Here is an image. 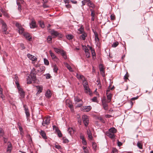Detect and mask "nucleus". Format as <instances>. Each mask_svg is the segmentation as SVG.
<instances>
[{
  "instance_id": "obj_1",
  "label": "nucleus",
  "mask_w": 153,
  "mask_h": 153,
  "mask_svg": "<svg viewBox=\"0 0 153 153\" xmlns=\"http://www.w3.org/2000/svg\"><path fill=\"white\" fill-rule=\"evenodd\" d=\"M0 24L1 25L2 29L3 30V33L5 34H7L8 33L7 31V26L6 23L1 19H0Z\"/></svg>"
},
{
  "instance_id": "obj_2",
  "label": "nucleus",
  "mask_w": 153,
  "mask_h": 153,
  "mask_svg": "<svg viewBox=\"0 0 153 153\" xmlns=\"http://www.w3.org/2000/svg\"><path fill=\"white\" fill-rule=\"evenodd\" d=\"M82 119L85 126V127H87L89 123L88 117L86 115H83L82 116Z\"/></svg>"
},
{
  "instance_id": "obj_3",
  "label": "nucleus",
  "mask_w": 153,
  "mask_h": 153,
  "mask_svg": "<svg viewBox=\"0 0 153 153\" xmlns=\"http://www.w3.org/2000/svg\"><path fill=\"white\" fill-rule=\"evenodd\" d=\"M50 117H46L42 121V125L44 126L48 125L50 123Z\"/></svg>"
},
{
  "instance_id": "obj_4",
  "label": "nucleus",
  "mask_w": 153,
  "mask_h": 153,
  "mask_svg": "<svg viewBox=\"0 0 153 153\" xmlns=\"http://www.w3.org/2000/svg\"><path fill=\"white\" fill-rule=\"evenodd\" d=\"M16 26L19 29V34H23L24 33V29L18 22H16L15 24Z\"/></svg>"
},
{
  "instance_id": "obj_5",
  "label": "nucleus",
  "mask_w": 153,
  "mask_h": 153,
  "mask_svg": "<svg viewBox=\"0 0 153 153\" xmlns=\"http://www.w3.org/2000/svg\"><path fill=\"white\" fill-rule=\"evenodd\" d=\"M65 102L67 106L70 108L71 111H73L74 110L71 101L69 100H66Z\"/></svg>"
},
{
  "instance_id": "obj_6",
  "label": "nucleus",
  "mask_w": 153,
  "mask_h": 153,
  "mask_svg": "<svg viewBox=\"0 0 153 153\" xmlns=\"http://www.w3.org/2000/svg\"><path fill=\"white\" fill-rule=\"evenodd\" d=\"M17 88L18 89L21 98H24L25 95V93L23 91L22 89L21 88L20 86L17 87Z\"/></svg>"
},
{
  "instance_id": "obj_7",
  "label": "nucleus",
  "mask_w": 153,
  "mask_h": 153,
  "mask_svg": "<svg viewBox=\"0 0 153 153\" xmlns=\"http://www.w3.org/2000/svg\"><path fill=\"white\" fill-rule=\"evenodd\" d=\"M85 92L86 94H89L90 96L92 95L91 91L89 88V86H85L84 87Z\"/></svg>"
},
{
  "instance_id": "obj_8",
  "label": "nucleus",
  "mask_w": 153,
  "mask_h": 153,
  "mask_svg": "<svg viewBox=\"0 0 153 153\" xmlns=\"http://www.w3.org/2000/svg\"><path fill=\"white\" fill-rule=\"evenodd\" d=\"M23 107L24 108L25 113L27 118L30 117V114L28 108L26 105H24Z\"/></svg>"
},
{
  "instance_id": "obj_9",
  "label": "nucleus",
  "mask_w": 153,
  "mask_h": 153,
  "mask_svg": "<svg viewBox=\"0 0 153 153\" xmlns=\"http://www.w3.org/2000/svg\"><path fill=\"white\" fill-rule=\"evenodd\" d=\"M110 91V90H108L106 91L107 97V102H110L111 100V93H108Z\"/></svg>"
},
{
  "instance_id": "obj_10",
  "label": "nucleus",
  "mask_w": 153,
  "mask_h": 153,
  "mask_svg": "<svg viewBox=\"0 0 153 153\" xmlns=\"http://www.w3.org/2000/svg\"><path fill=\"white\" fill-rule=\"evenodd\" d=\"M91 109V107L90 106H85L83 107L82 109L84 111L88 112Z\"/></svg>"
},
{
  "instance_id": "obj_11",
  "label": "nucleus",
  "mask_w": 153,
  "mask_h": 153,
  "mask_svg": "<svg viewBox=\"0 0 153 153\" xmlns=\"http://www.w3.org/2000/svg\"><path fill=\"white\" fill-rule=\"evenodd\" d=\"M84 50L86 56L87 58H89L90 57V53L89 52L88 49L85 46V48H84Z\"/></svg>"
},
{
  "instance_id": "obj_12",
  "label": "nucleus",
  "mask_w": 153,
  "mask_h": 153,
  "mask_svg": "<svg viewBox=\"0 0 153 153\" xmlns=\"http://www.w3.org/2000/svg\"><path fill=\"white\" fill-rule=\"evenodd\" d=\"M106 135L109 137L111 139L114 138L115 137V135L114 134L111 133L108 131L106 132Z\"/></svg>"
},
{
  "instance_id": "obj_13",
  "label": "nucleus",
  "mask_w": 153,
  "mask_h": 153,
  "mask_svg": "<svg viewBox=\"0 0 153 153\" xmlns=\"http://www.w3.org/2000/svg\"><path fill=\"white\" fill-rule=\"evenodd\" d=\"M27 56L28 57L33 61H36L37 60V58L35 56L32 55L30 54H28Z\"/></svg>"
},
{
  "instance_id": "obj_14",
  "label": "nucleus",
  "mask_w": 153,
  "mask_h": 153,
  "mask_svg": "<svg viewBox=\"0 0 153 153\" xmlns=\"http://www.w3.org/2000/svg\"><path fill=\"white\" fill-rule=\"evenodd\" d=\"M30 25L31 28H33L36 27V22L34 20H32L31 23H30Z\"/></svg>"
},
{
  "instance_id": "obj_15",
  "label": "nucleus",
  "mask_w": 153,
  "mask_h": 153,
  "mask_svg": "<svg viewBox=\"0 0 153 153\" xmlns=\"http://www.w3.org/2000/svg\"><path fill=\"white\" fill-rule=\"evenodd\" d=\"M50 33L51 35L54 36L53 37L57 36L59 34V33L57 31H55L53 30H52L50 31Z\"/></svg>"
},
{
  "instance_id": "obj_16",
  "label": "nucleus",
  "mask_w": 153,
  "mask_h": 153,
  "mask_svg": "<svg viewBox=\"0 0 153 153\" xmlns=\"http://www.w3.org/2000/svg\"><path fill=\"white\" fill-rule=\"evenodd\" d=\"M23 36L25 37L26 39L30 41L31 39V37L30 36L29 34L27 33H24L23 34Z\"/></svg>"
},
{
  "instance_id": "obj_17",
  "label": "nucleus",
  "mask_w": 153,
  "mask_h": 153,
  "mask_svg": "<svg viewBox=\"0 0 153 153\" xmlns=\"http://www.w3.org/2000/svg\"><path fill=\"white\" fill-rule=\"evenodd\" d=\"M51 91L48 90L45 93V96L46 97L49 98L51 97Z\"/></svg>"
},
{
  "instance_id": "obj_18",
  "label": "nucleus",
  "mask_w": 153,
  "mask_h": 153,
  "mask_svg": "<svg viewBox=\"0 0 153 153\" xmlns=\"http://www.w3.org/2000/svg\"><path fill=\"white\" fill-rule=\"evenodd\" d=\"M76 77L79 79H82V80H85V77L82 75L77 74L76 75Z\"/></svg>"
},
{
  "instance_id": "obj_19",
  "label": "nucleus",
  "mask_w": 153,
  "mask_h": 153,
  "mask_svg": "<svg viewBox=\"0 0 153 153\" xmlns=\"http://www.w3.org/2000/svg\"><path fill=\"white\" fill-rule=\"evenodd\" d=\"M82 34L80 36V39L83 40H85V39L86 37L87 36V33L85 32H83Z\"/></svg>"
},
{
  "instance_id": "obj_20",
  "label": "nucleus",
  "mask_w": 153,
  "mask_h": 153,
  "mask_svg": "<svg viewBox=\"0 0 153 153\" xmlns=\"http://www.w3.org/2000/svg\"><path fill=\"white\" fill-rule=\"evenodd\" d=\"M30 76L31 77L32 80L33 81V82L35 83L36 80V74H30Z\"/></svg>"
},
{
  "instance_id": "obj_21",
  "label": "nucleus",
  "mask_w": 153,
  "mask_h": 153,
  "mask_svg": "<svg viewBox=\"0 0 153 153\" xmlns=\"http://www.w3.org/2000/svg\"><path fill=\"white\" fill-rule=\"evenodd\" d=\"M87 134L89 140H91L92 139L93 137L92 136V134L90 130H88L87 131Z\"/></svg>"
},
{
  "instance_id": "obj_22",
  "label": "nucleus",
  "mask_w": 153,
  "mask_h": 153,
  "mask_svg": "<svg viewBox=\"0 0 153 153\" xmlns=\"http://www.w3.org/2000/svg\"><path fill=\"white\" fill-rule=\"evenodd\" d=\"M64 2L65 3V7L67 8H68L71 7V5L69 4L70 2L69 0H65L64 1Z\"/></svg>"
},
{
  "instance_id": "obj_23",
  "label": "nucleus",
  "mask_w": 153,
  "mask_h": 153,
  "mask_svg": "<svg viewBox=\"0 0 153 153\" xmlns=\"http://www.w3.org/2000/svg\"><path fill=\"white\" fill-rule=\"evenodd\" d=\"M108 131L113 133L114 134L116 133L117 132V130L114 128L112 127L109 129Z\"/></svg>"
},
{
  "instance_id": "obj_24",
  "label": "nucleus",
  "mask_w": 153,
  "mask_h": 153,
  "mask_svg": "<svg viewBox=\"0 0 153 153\" xmlns=\"http://www.w3.org/2000/svg\"><path fill=\"white\" fill-rule=\"evenodd\" d=\"M36 87L38 90L37 93L39 94L42 92L43 90V87L42 86H37Z\"/></svg>"
},
{
  "instance_id": "obj_25",
  "label": "nucleus",
  "mask_w": 153,
  "mask_h": 153,
  "mask_svg": "<svg viewBox=\"0 0 153 153\" xmlns=\"http://www.w3.org/2000/svg\"><path fill=\"white\" fill-rule=\"evenodd\" d=\"M40 134L42 136V138L44 139H47V136H46V134L45 132L42 130H41L40 132Z\"/></svg>"
},
{
  "instance_id": "obj_26",
  "label": "nucleus",
  "mask_w": 153,
  "mask_h": 153,
  "mask_svg": "<svg viewBox=\"0 0 153 153\" xmlns=\"http://www.w3.org/2000/svg\"><path fill=\"white\" fill-rule=\"evenodd\" d=\"M77 32L78 34H82L84 32V28L82 26L78 30Z\"/></svg>"
},
{
  "instance_id": "obj_27",
  "label": "nucleus",
  "mask_w": 153,
  "mask_h": 153,
  "mask_svg": "<svg viewBox=\"0 0 153 153\" xmlns=\"http://www.w3.org/2000/svg\"><path fill=\"white\" fill-rule=\"evenodd\" d=\"M60 54H61V55L64 59H67V56L66 55V52L63 50L62 51Z\"/></svg>"
},
{
  "instance_id": "obj_28",
  "label": "nucleus",
  "mask_w": 153,
  "mask_h": 153,
  "mask_svg": "<svg viewBox=\"0 0 153 153\" xmlns=\"http://www.w3.org/2000/svg\"><path fill=\"white\" fill-rule=\"evenodd\" d=\"M32 80L30 76V75H29V76H28L27 78V84H30L32 82Z\"/></svg>"
},
{
  "instance_id": "obj_29",
  "label": "nucleus",
  "mask_w": 153,
  "mask_h": 153,
  "mask_svg": "<svg viewBox=\"0 0 153 153\" xmlns=\"http://www.w3.org/2000/svg\"><path fill=\"white\" fill-rule=\"evenodd\" d=\"M107 103V102H105L102 103L103 108L105 110H107L108 109V105Z\"/></svg>"
},
{
  "instance_id": "obj_30",
  "label": "nucleus",
  "mask_w": 153,
  "mask_h": 153,
  "mask_svg": "<svg viewBox=\"0 0 153 153\" xmlns=\"http://www.w3.org/2000/svg\"><path fill=\"white\" fill-rule=\"evenodd\" d=\"M53 49H54V51L58 53H60L62 51V49H61L56 48H54Z\"/></svg>"
},
{
  "instance_id": "obj_31",
  "label": "nucleus",
  "mask_w": 153,
  "mask_h": 153,
  "mask_svg": "<svg viewBox=\"0 0 153 153\" xmlns=\"http://www.w3.org/2000/svg\"><path fill=\"white\" fill-rule=\"evenodd\" d=\"M18 77L17 76H15V77L14 80L15 81V82L16 84V85L17 87L19 86V84L18 82Z\"/></svg>"
},
{
  "instance_id": "obj_32",
  "label": "nucleus",
  "mask_w": 153,
  "mask_h": 153,
  "mask_svg": "<svg viewBox=\"0 0 153 153\" xmlns=\"http://www.w3.org/2000/svg\"><path fill=\"white\" fill-rule=\"evenodd\" d=\"M65 66L69 70V71H71V72L73 71V70L72 68L70 66V65H69L68 64V63H66Z\"/></svg>"
},
{
  "instance_id": "obj_33",
  "label": "nucleus",
  "mask_w": 153,
  "mask_h": 153,
  "mask_svg": "<svg viewBox=\"0 0 153 153\" xmlns=\"http://www.w3.org/2000/svg\"><path fill=\"white\" fill-rule=\"evenodd\" d=\"M87 5L90 7H92L93 8H94L95 7L94 4L90 1L88 3Z\"/></svg>"
},
{
  "instance_id": "obj_34",
  "label": "nucleus",
  "mask_w": 153,
  "mask_h": 153,
  "mask_svg": "<svg viewBox=\"0 0 153 153\" xmlns=\"http://www.w3.org/2000/svg\"><path fill=\"white\" fill-rule=\"evenodd\" d=\"M49 53L51 55V57L53 59H54L56 58V56H55V54L54 53H53V52H52L51 51H49Z\"/></svg>"
},
{
  "instance_id": "obj_35",
  "label": "nucleus",
  "mask_w": 153,
  "mask_h": 153,
  "mask_svg": "<svg viewBox=\"0 0 153 153\" xmlns=\"http://www.w3.org/2000/svg\"><path fill=\"white\" fill-rule=\"evenodd\" d=\"M4 134V132L3 129L0 127V137H3Z\"/></svg>"
},
{
  "instance_id": "obj_36",
  "label": "nucleus",
  "mask_w": 153,
  "mask_h": 153,
  "mask_svg": "<svg viewBox=\"0 0 153 153\" xmlns=\"http://www.w3.org/2000/svg\"><path fill=\"white\" fill-rule=\"evenodd\" d=\"M45 70V67L44 66H42L39 68V70H38V71L39 72H42L44 71Z\"/></svg>"
},
{
  "instance_id": "obj_37",
  "label": "nucleus",
  "mask_w": 153,
  "mask_h": 153,
  "mask_svg": "<svg viewBox=\"0 0 153 153\" xmlns=\"http://www.w3.org/2000/svg\"><path fill=\"white\" fill-rule=\"evenodd\" d=\"M74 101L76 103H77V102H80L82 100L78 97H74Z\"/></svg>"
},
{
  "instance_id": "obj_38",
  "label": "nucleus",
  "mask_w": 153,
  "mask_h": 153,
  "mask_svg": "<svg viewBox=\"0 0 153 153\" xmlns=\"http://www.w3.org/2000/svg\"><path fill=\"white\" fill-rule=\"evenodd\" d=\"M68 133L70 135H71L74 132V130L72 128H69L68 130Z\"/></svg>"
},
{
  "instance_id": "obj_39",
  "label": "nucleus",
  "mask_w": 153,
  "mask_h": 153,
  "mask_svg": "<svg viewBox=\"0 0 153 153\" xmlns=\"http://www.w3.org/2000/svg\"><path fill=\"white\" fill-rule=\"evenodd\" d=\"M52 38L51 36H49L48 37L47 39V42L48 43H51L52 42Z\"/></svg>"
},
{
  "instance_id": "obj_40",
  "label": "nucleus",
  "mask_w": 153,
  "mask_h": 153,
  "mask_svg": "<svg viewBox=\"0 0 153 153\" xmlns=\"http://www.w3.org/2000/svg\"><path fill=\"white\" fill-rule=\"evenodd\" d=\"M83 82L82 84H83L84 87H85V86H87V87L88 86V85L87 82V81H86L85 80H83Z\"/></svg>"
},
{
  "instance_id": "obj_41",
  "label": "nucleus",
  "mask_w": 153,
  "mask_h": 153,
  "mask_svg": "<svg viewBox=\"0 0 153 153\" xmlns=\"http://www.w3.org/2000/svg\"><path fill=\"white\" fill-rule=\"evenodd\" d=\"M94 34L95 35V41H99V38H98V34L97 33H94Z\"/></svg>"
},
{
  "instance_id": "obj_42",
  "label": "nucleus",
  "mask_w": 153,
  "mask_h": 153,
  "mask_svg": "<svg viewBox=\"0 0 153 153\" xmlns=\"http://www.w3.org/2000/svg\"><path fill=\"white\" fill-rule=\"evenodd\" d=\"M53 69L54 72L56 73H57V71L58 70V68L56 66V65H54L53 66Z\"/></svg>"
},
{
  "instance_id": "obj_43",
  "label": "nucleus",
  "mask_w": 153,
  "mask_h": 153,
  "mask_svg": "<svg viewBox=\"0 0 153 153\" xmlns=\"http://www.w3.org/2000/svg\"><path fill=\"white\" fill-rule=\"evenodd\" d=\"M44 61L45 65H49V62L48 59L46 58L44 59Z\"/></svg>"
},
{
  "instance_id": "obj_44",
  "label": "nucleus",
  "mask_w": 153,
  "mask_h": 153,
  "mask_svg": "<svg viewBox=\"0 0 153 153\" xmlns=\"http://www.w3.org/2000/svg\"><path fill=\"white\" fill-rule=\"evenodd\" d=\"M90 1V0H83L82 1V5L83 6L85 5L86 2H89Z\"/></svg>"
},
{
  "instance_id": "obj_45",
  "label": "nucleus",
  "mask_w": 153,
  "mask_h": 153,
  "mask_svg": "<svg viewBox=\"0 0 153 153\" xmlns=\"http://www.w3.org/2000/svg\"><path fill=\"white\" fill-rule=\"evenodd\" d=\"M137 146L140 149H142V145L141 143L140 142H138L137 143Z\"/></svg>"
},
{
  "instance_id": "obj_46",
  "label": "nucleus",
  "mask_w": 153,
  "mask_h": 153,
  "mask_svg": "<svg viewBox=\"0 0 153 153\" xmlns=\"http://www.w3.org/2000/svg\"><path fill=\"white\" fill-rule=\"evenodd\" d=\"M66 36L67 38L68 39H72L73 38V36L70 34L67 35Z\"/></svg>"
},
{
  "instance_id": "obj_47",
  "label": "nucleus",
  "mask_w": 153,
  "mask_h": 153,
  "mask_svg": "<svg viewBox=\"0 0 153 153\" xmlns=\"http://www.w3.org/2000/svg\"><path fill=\"white\" fill-rule=\"evenodd\" d=\"M92 147L93 149L95 150H96L97 149V144L96 143H93L92 144Z\"/></svg>"
},
{
  "instance_id": "obj_48",
  "label": "nucleus",
  "mask_w": 153,
  "mask_h": 153,
  "mask_svg": "<svg viewBox=\"0 0 153 153\" xmlns=\"http://www.w3.org/2000/svg\"><path fill=\"white\" fill-rule=\"evenodd\" d=\"M36 74V69L34 68H33L31 70L30 72V74Z\"/></svg>"
},
{
  "instance_id": "obj_49",
  "label": "nucleus",
  "mask_w": 153,
  "mask_h": 153,
  "mask_svg": "<svg viewBox=\"0 0 153 153\" xmlns=\"http://www.w3.org/2000/svg\"><path fill=\"white\" fill-rule=\"evenodd\" d=\"M119 43L118 42L114 43L112 45L113 47L115 48L118 45Z\"/></svg>"
},
{
  "instance_id": "obj_50",
  "label": "nucleus",
  "mask_w": 153,
  "mask_h": 153,
  "mask_svg": "<svg viewBox=\"0 0 153 153\" xmlns=\"http://www.w3.org/2000/svg\"><path fill=\"white\" fill-rule=\"evenodd\" d=\"M100 71L104 70L103 66L102 64H100L99 66Z\"/></svg>"
},
{
  "instance_id": "obj_51",
  "label": "nucleus",
  "mask_w": 153,
  "mask_h": 153,
  "mask_svg": "<svg viewBox=\"0 0 153 153\" xmlns=\"http://www.w3.org/2000/svg\"><path fill=\"white\" fill-rule=\"evenodd\" d=\"M2 91H0V97L3 100H4V96L3 94Z\"/></svg>"
},
{
  "instance_id": "obj_52",
  "label": "nucleus",
  "mask_w": 153,
  "mask_h": 153,
  "mask_svg": "<svg viewBox=\"0 0 153 153\" xmlns=\"http://www.w3.org/2000/svg\"><path fill=\"white\" fill-rule=\"evenodd\" d=\"M105 102H108L105 97H103L102 99V103Z\"/></svg>"
},
{
  "instance_id": "obj_53",
  "label": "nucleus",
  "mask_w": 153,
  "mask_h": 153,
  "mask_svg": "<svg viewBox=\"0 0 153 153\" xmlns=\"http://www.w3.org/2000/svg\"><path fill=\"white\" fill-rule=\"evenodd\" d=\"M112 153H118L117 150L115 148H113Z\"/></svg>"
},
{
  "instance_id": "obj_54",
  "label": "nucleus",
  "mask_w": 153,
  "mask_h": 153,
  "mask_svg": "<svg viewBox=\"0 0 153 153\" xmlns=\"http://www.w3.org/2000/svg\"><path fill=\"white\" fill-rule=\"evenodd\" d=\"M32 63L33 64H34V65L35 67L38 68L40 66V65L38 63L36 64L35 62H32Z\"/></svg>"
},
{
  "instance_id": "obj_55",
  "label": "nucleus",
  "mask_w": 153,
  "mask_h": 153,
  "mask_svg": "<svg viewBox=\"0 0 153 153\" xmlns=\"http://www.w3.org/2000/svg\"><path fill=\"white\" fill-rule=\"evenodd\" d=\"M17 3L18 6V10L20 11H21V10H22L21 6L20 4L19 3H18L17 2Z\"/></svg>"
},
{
  "instance_id": "obj_56",
  "label": "nucleus",
  "mask_w": 153,
  "mask_h": 153,
  "mask_svg": "<svg viewBox=\"0 0 153 153\" xmlns=\"http://www.w3.org/2000/svg\"><path fill=\"white\" fill-rule=\"evenodd\" d=\"M89 48L90 49L91 51V53H95V50L94 49H93L90 46H89Z\"/></svg>"
},
{
  "instance_id": "obj_57",
  "label": "nucleus",
  "mask_w": 153,
  "mask_h": 153,
  "mask_svg": "<svg viewBox=\"0 0 153 153\" xmlns=\"http://www.w3.org/2000/svg\"><path fill=\"white\" fill-rule=\"evenodd\" d=\"M57 133H58V135L59 137H61L62 136V134L60 131H57Z\"/></svg>"
},
{
  "instance_id": "obj_58",
  "label": "nucleus",
  "mask_w": 153,
  "mask_h": 153,
  "mask_svg": "<svg viewBox=\"0 0 153 153\" xmlns=\"http://www.w3.org/2000/svg\"><path fill=\"white\" fill-rule=\"evenodd\" d=\"M92 101L94 102H97V97H94L92 99Z\"/></svg>"
},
{
  "instance_id": "obj_59",
  "label": "nucleus",
  "mask_w": 153,
  "mask_h": 153,
  "mask_svg": "<svg viewBox=\"0 0 153 153\" xmlns=\"http://www.w3.org/2000/svg\"><path fill=\"white\" fill-rule=\"evenodd\" d=\"M82 143L83 145H86L87 144V142L85 139L82 140Z\"/></svg>"
},
{
  "instance_id": "obj_60",
  "label": "nucleus",
  "mask_w": 153,
  "mask_h": 153,
  "mask_svg": "<svg viewBox=\"0 0 153 153\" xmlns=\"http://www.w3.org/2000/svg\"><path fill=\"white\" fill-rule=\"evenodd\" d=\"M101 74L103 76H105V71L104 70L100 71Z\"/></svg>"
},
{
  "instance_id": "obj_61",
  "label": "nucleus",
  "mask_w": 153,
  "mask_h": 153,
  "mask_svg": "<svg viewBox=\"0 0 153 153\" xmlns=\"http://www.w3.org/2000/svg\"><path fill=\"white\" fill-rule=\"evenodd\" d=\"M8 146H7V147H8L10 148H12V146L11 143L10 142H8Z\"/></svg>"
},
{
  "instance_id": "obj_62",
  "label": "nucleus",
  "mask_w": 153,
  "mask_h": 153,
  "mask_svg": "<svg viewBox=\"0 0 153 153\" xmlns=\"http://www.w3.org/2000/svg\"><path fill=\"white\" fill-rule=\"evenodd\" d=\"M19 129L20 131L21 134H22V133L23 132V129L21 126H19Z\"/></svg>"
},
{
  "instance_id": "obj_63",
  "label": "nucleus",
  "mask_w": 153,
  "mask_h": 153,
  "mask_svg": "<svg viewBox=\"0 0 153 153\" xmlns=\"http://www.w3.org/2000/svg\"><path fill=\"white\" fill-rule=\"evenodd\" d=\"M111 19V20H114L115 19V17L114 15H111L110 16Z\"/></svg>"
},
{
  "instance_id": "obj_64",
  "label": "nucleus",
  "mask_w": 153,
  "mask_h": 153,
  "mask_svg": "<svg viewBox=\"0 0 153 153\" xmlns=\"http://www.w3.org/2000/svg\"><path fill=\"white\" fill-rule=\"evenodd\" d=\"M51 77V75L50 74H47L46 76V79H49Z\"/></svg>"
}]
</instances>
